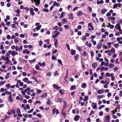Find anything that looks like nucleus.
<instances>
[{
    "instance_id": "nucleus-1",
    "label": "nucleus",
    "mask_w": 122,
    "mask_h": 122,
    "mask_svg": "<svg viewBox=\"0 0 122 122\" xmlns=\"http://www.w3.org/2000/svg\"><path fill=\"white\" fill-rule=\"evenodd\" d=\"M88 30L89 31H91V30L93 31L94 30V28L92 23H89L88 25Z\"/></svg>"
},
{
    "instance_id": "nucleus-2",
    "label": "nucleus",
    "mask_w": 122,
    "mask_h": 122,
    "mask_svg": "<svg viewBox=\"0 0 122 122\" xmlns=\"http://www.w3.org/2000/svg\"><path fill=\"white\" fill-rule=\"evenodd\" d=\"M110 117L109 116H106L104 118V122H110Z\"/></svg>"
},
{
    "instance_id": "nucleus-3",
    "label": "nucleus",
    "mask_w": 122,
    "mask_h": 122,
    "mask_svg": "<svg viewBox=\"0 0 122 122\" xmlns=\"http://www.w3.org/2000/svg\"><path fill=\"white\" fill-rule=\"evenodd\" d=\"M10 51L11 54L12 56H14L16 55H18V54L17 52L15 51L10 50Z\"/></svg>"
},
{
    "instance_id": "nucleus-4",
    "label": "nucleus",
    "mask_w": 122,
    "mask_h": 122,
    "mask_svg": "<svg viewBox=\"0 0 122 122\" xmlns=\"http://www.w3.org/2000/svg\"><path fill=\"white\" fill-rule=\"evenodd\" d=\"M34 11V9L32 8H31L30 9V14L32 16H34L35 15V13Z\"/></svg>"
},
{
    "instance_id": "nucleus-5",
    "label": "nucleus",
    "mask_w": 122,
    "mask_h": 122,
    "mask_svg": "<svg viewBox=\"0 0 122 122\" xmlns=\"http://www.w3.org/2000/svg\"><path fill=\"white\" fill-rule=\"evenodd\" d=\"M92 106L93 109H96L97 108L96 103L92 102Z\"/></svg>"
},
{
    "instance_id": "nucleus-6",
    "label": "nucleus",
    "mask_w": 122,
    "mask_h": 122,
    "mask_svg": "<svg viewBox=\"0 0 122 122\" xmlns=\"http://www.w3.org/2000/svg\"><path fill=\"white\" fill-rule=\"evenodd\" d=\"M35 3L36 5L37 6H39L40 3V0H33Z\"/></svg>"
},
{
    "instance_id": "nucleus-7",
    "label": "nucleus",
    "mask_w": 122,
    "mask_h": 122,
    "mask_svg": "<svg viewBox=\"0 0 122 122\" xmlns=\"http://www.w3.org/2000/svg\"><path fill=\"white\" fill-rule=\"evenodd\" d=\"M121 27L120 26V25L119 23L117 24L115 27V29L114 30L115 31L117 30H119L120 29Z\"/></svg>"
},
{
    "instance_id": "nucleus-8",
    "label": "nucleus",
    "mask_w": 122,
    "mask_h": 122,
    "mask_svg": "<svg viewBox=\"0 0 122 122\" xmlns=\"http://www.w3.org/2000/svg\"><path fill=\"white\" fill-rule=\"evenodd\" d=\"M8 101L10 102H13V99L12 95L8 97Z\"/></svg>"
},
{
    "instance_id": "nucleus-9",
    "label": "nucleus",
    "mask_w": 122,
    "mask_h": 122,
    "mask_svg": "<svg viewBox=\"0 0 122 122\" xmlns=\"http://www.w3.org/2000/svg\"><path fill=\"white\" fill-rule=\"evenodd\" d=\"M16 82L17 83H19V85L20 86H22L24 85L23 83L21 82V81L20 80H17L16 81Z\"/></svg>"
},
{
    "instance_id": "nucleus-10",
    "label": "nucleus",
    "mask_w": 122,
    "mask_h": 122,
    "mask_svg": "<svg viewBox=\"0 0 122 122\" xmlns=\"http://www.w3.org/2000/svg\"><path fill=\"white\" fill-rule=\"evenodd\" d=\"M60 34V33L58 31H57V33L55 35L52 36V37L54 38H55L56 37Z\"/></svg>"
},
{
    "instance_id": "nucleus-11",
    "label": "nucleus",
    "mask_w": 122,
    "mask_h": 122,
    "mask_svg": "<svg viewBox=\"0 0 122 122\" xmlns=\"http://www.w3.org/2000/svg\"><path fill=\"white\" fill-rule=\"evenodd\" d=\"M63 24H67L68 23L67 20L65 18H63L61 20Z\"/></svg>"
},
{
    "instance_id": "nucleus-12",
    "label": "nucleus",
    "mask_w": 122,
    "mask_h": 122,
    "mask_svg": "<svg viewBox=\"0 0 122 122\" xmlns=\"http://www.w3.org/2000/svg\"><path fill=\"white\" fill-rule=\"evenodd\" d=\"M23 53H26V54L28 55V54L30 53V52L28 49H25L23 51Z\"/></svg>"
},
{
    "instance_id": "nucleus-13",
    "label": "nucleus",
    "mask_w": 122,
    "mask_h": 122,
    "mask_svg": "<svg viewBox=\"0 0 122 122\" xmlns=\"http://www.w3.org/2000/svg\"><path fill=\"white\" fill-rule=\"evenodd\" d=\"M59 3H57L56 1H54L53 3V5L54 7L56 6L57 7L59 6L60 5Z\"/></svg>"
},
{
    "instance_id": "nucleus-14",
    "label": "nucleus",
    "mask_w": 122,
    "mask_h": 122,
    "mask_svg": "<svg viewBox=\"0 0 122 122\" xmlns=\"http://www.w3.org/2000/svg\"><path fill=\"white\" fill-rule=\"evenodd\" d=\"M104 91L103 89H101L97 91V93L98 94H100L101 93L102 94L104 93Z\"/></svg>"
},
{
    "instance_id": "nucleus-15",
    "label": "nucleus",
    "mask_w": 122,
    "mask_h": 122,
    "mask_svg": "<svg viewBox=\"0 0 122 122\" xmlns=\"http://www.w3.org/2000/svg\"><path fill=\"white\" fill-rule=\"evenodd\" d=\"M82 15V11L81 10L79 11L77 13V15L78 16H81Z\"/></svg>"
},
{
    "instance_id": "nucleus-16",
    "label": "nucleus",
    "mask_w": 122,
    "mask_h": 122,
    "mask_svg": "<svg viewBox=\"0 0 122 122\" xmlns=\"http://www.w3.org/2000/svg\"><path fill=\"white\" fill-rule=\"evenodd\" d=\"M58 43V40L57 39H55L54 40V44L56 47H57Z\"/></svg>"
},
{
    "instance_id": "nucleus-17",
    "label": "nucleus",
    "mask_w": 122,
    "mask_h": 122,
    "mask_svg": "<svg viewBox=\"0 0 122 122\" xmlns=\"http://www.w3.org/2000/svg\"><path fill=\"white\" fill-rule=\"evenodd\" d=\"M9 58L8 57H6L5 59V60L7 61L6 63L7 64H10L11 62V61L9 60Z\"/></svg>"
},
{
    "instance_id": "nucleus-18",
    "label": "nucleus",
    "mask_w": 122,
    "mask_h": 122,
    "mask_svg": "<svg viewBox=\"0 0 122 122\" xmlns=\"http://www.w3.org/2000/svg\"><path fill=\"white\" fill-rule=\"evenodd\" d=\"M107 10L104 8L102 9L101 10V13L102 14H104L107 11Z\"/></svg>"
},
{
    "instance_id": "nucleus-19",
    "label": "nucleus",
    "mask_w": 122,
    "mask_h": 122,
    "mask_svg": "<svg viewBox=\"0 0 122 122\" xmlns=\"http://www.w3.org/2000/svg\"><path fill=\"white\" fill-rule=\"evenodd\" d=\"M79 115H76L75 116L74 120L75 121H77L79 119Z\"/></svg>"
},
{
    "instance_id": "nucleus-20",
    "label": "nucleus",
    "mask_w": 122,
    "mask_h": 122,
    "mask_svg": "<svg viewBox=\"0 0 122 122\" xmlns=\"http://www.w3.org/2000/svg\"><path fill=\"white\" fill-rule=\"evenodd\" d=\"M47 96V93H45L42 95L41 96V97L42 98H45Z\"/></svg>"
},
{
    "instance_id": "nucleus-21",
    "label": "nucleus",
    "mask_w": 122,
    "mask_h": 122,
    "mask_svg": "<svg viewBox=\"0 0 122 122\" xmlns=\"http://www.w3.org/2000/svg\"><path fill=\"white\" fill-rule=\"evenodd\" d=\"M10 116H8L6 115H5V116L4 118L2 119V120H3V121H4L10 118Z\"/></svg>"
},
{
    "instance_id": "nucleus-22",
    "label": "nucleus",
    "mask_w": 122,
    "mask_h": 122,
    "mask_svg": "<svg viewBox=\"0 0 122 122\" xmlns=\"http://www.w3.org/2000/svg\"><path fill=\"white\" fill-rule=\"evenodd\" d=\"M38 64L40 65L41 66H43V67H44L45 65V63L44 62H43L42 64L41 62H39L38 63Z\"/></svg>"
},
{
    "instance_id": "nucleus-23",
    "label": "nucleus",
    "mask_w": 122,
    "mask_h": 122,
    "mask_svg": "<svg viewBox=\"0 0 122 122\" xmlns=\"http://www.w3.org/2000/svg\"><path fill=\"white\" fill-rule=\"evenodd\" d=\"M65 12H62L60 16L59 17L60 18H63L65 15Z\"/></svg>"
},
{
    "instance_id": "nucleus-24",
    "label": "nucleus",
    "mask_w": 122,
    "mask_h": 122,
    "mask_svg": "<svg viewBox=\"0 0 122 122\" xmlns=\"http://www.w3.org/2000/svg\"><path fill=\"white\" fill-rule=\"evenodd\" d=\"M107 25H107V26L108 27H109L111 29H113L114 27V25H110L109 23H108Z\"/></svg>"
},
{
    "instance_id": "nucleus-25",
    "label": "nucleus",
    "mask_w": 122,
    "mask_h": 122,
    "mask_svg": "<svg viewBox=\"0 0 122 122\" xmlns=\"http://www.w3.org/2000/svg\"><path fill=\"white\" fill-rule=\"evenodd\" d=\"M69 18L70 19H72L74 18V16L72 13L70 14L69 15Z\"/></svg>"
},
{
    "instance_id": "nucleus-26",
    "label": "nucleus",
    "mask_w": 122,
    "mask_h": 122,
    "mask_svg": "<svg viewBox=\"0 0 122 122\" xmlns=\"http://www.w3.org/2000/svg\"><path fill=\"white\" fill-rule=\"evenodd\" d=\"M103 3V1L102 0H101L99 1V0H97V5L99 4H102Z\"/></svg>"
},
{
    "instance_id": "nucleus-27",
    "label": "nucleus",
    "mask_w": 122,
    "mask_h": 122,
    "mask_svg": "<svg viewBox=\"0 0 122 122\" xmlns=\"http://www.w3.org/2000/svg\"><path fill=\"white\" fill-rule=\"evenodd\" d=\"M76 89V86L74 85H72L71 86L70 88V90H75Z\"/></svg>"
},
{
    "instance_id": "nucleus-28",
    "label": "nucleus",
    "mask_w": 122,
    "mask_h": 122,
    "mask_svg": "<svg viewBox=\"0 0 122 122\" xmlns=\"http://www.w3.org/2000/svg\"><path fill=\"white\" fill-rule=\"evenodd\" d=\"M76 51L74 50L71 49V55H73L76 53Z\"/></svg>"
},
{
    "instance_id": "nucleus-29",
    "label": "nucleus",
    "mask_w": 122,
    "mask_h": 122,
    "mask_svg": "<svg viewBox=\"0 0 122 122\" xmlns=\"http://www.w3.org/2000/svg\"><path fill=\"white\" fill-rule=\"evenodd\" d=\"M10 54H11V53L10 50L8 51L7 53L6 54V57H9Z\"/></svg>"
},
{
    "instance_id": "nucleus-30",
    "label": "nucleus",
    "mask_w": 122,
    "mask_h": 122,
    "mask_svg": "<svg viewBox=\"0 0 122 122\" xmlns=\"http://www.w3.org/2000/svg\"><path fill=\"white\" fill-rule=\"evenodd\" d=\"M104 97V95H98L97 97V99L99 100L102 98Z\"/></svg>"
},
{
    "instance_id": "nucleus-31",
    "label": "nucleus",
    "mask_w": 122,
    "mask_h": 122,
    "mask_svg": "<svg viewBox=\"0 0 122 122\" xmlns=\"http://www.w3.org/2000/svg\"><path fill=\"white\" fill-rule=\"evenodd\" d=\"M53 86L54 88H55L56 89H58V90L59 89V88H60L56 84H53Z\"/></svg>"
},
{
    "instance_id": "nucleus-32",
    "label": "nucleus",
    "mask_w": 122,
    "mask_h": 122,
    "mask_svg": "<svg viewBox=\"0 0 122 122\" xmlns=\"http://www.w3.org/2000/svg\"><path fill=\"white\" fill-rule=\"evenodd\" d=\"M64 92V90L63 89H61L60 90L59 93L61 95H62L63 94Z\"/></svg>"
},
{
    "instance_id": "nucleus-33",
    "label": "nucleus",
    "mask_w": 122,
    "mask_h": 122,
    "mask_svg": "<svg viewBox=\"0 0 122 122\" xmlns=\"http://www.w3.org/2000/svg\"><path fill=\"white\" fill-rule=\"evenodd\" d=\"M86 86V84L85 83H83L81 85V87L83 88H85Z\"/></svg>"
},
{
    "instance_id": "nucleus-34",
    "label": "nucleus",
    "mask_w": 122,
    "mask_h": 122,
    "mask_svg": "<svg viewBox=\"0 0 122 122\" xmlns=\"http://www.w3.org/2000/svg\"><path fill=\"white\" fill-rule=\"evenodd\" d=\"M41 25H39V26L36 27V30H39L41 29Z\"/></svg>"
},
{
    "instance_id": "nucleus-35",
    "label": "nucleus",
    "mask_w": 122,
    "mask_h": 122,
    "mask_svg": "<svg viewBox=\"0 0 122 122\" xmlns=\"http://www.w3.org/2000/svg\"><path fill=\"white\" fill-rule=\"evenodd\" d=\"M11 27L12 28L16 29L17 27L15 24H13L11 25Z\"/></svg>"
},
{
    "instance_id": "nucleus-36",
    "label": "nucleus",
    "mask_w": 122,
    "mask_h": 122,
    "mask_svg": "<svg viewBox=\"0 0 122 122\" xmlns=\"http://www.w3.org/2000/svg\"><path fill=\"white\" fill-rule=\"evenodd\" d=\"M88 99V96H85V98L83 99V101L84 102H85Z\"/></svg>"
},
{
    "instance_id": "nucleus-37",
    "label": "nucleus",
    "mask_w": 122,
    "mask_h": 122,
    "mask_svg": "<svg viewBox=\"0 0 122 122\" xmlns=\"http://www.w3.org/2000/svg\"><path fill=\"white\" fill-rule=\"evenodd\" d=\"M102 46V43H99L97 46V47L98 49H100Z\"/></svg>"
},
{
    "instance_id": "nucleus-38",
    "label": "nucleus",
    "mask_w": 122,
    "mask_h": 122,
    "mask_svg": "<svg viewBox=\"0 0 122 122\" xmlns=\"http://www.w3.org/2000/svg\"><path fill=\"white\" fill-rule=\"evenodd\" d=\"M36 116L39 117L40 118H42V116L40 113L37 114H36Z\"/></svg>"
},
{
    "instance_id": "nucleus-39",
    "label": "nucleus",
    "mask_w": 122,
    "mask_h": 122,
    "mask_svg": "<svg viewBox=\"0 0 122 122\" xmlns=\"http://www.w3.org/2000/svg\"><path fill=\"white\" fill-rule=\"evenodd\" d=\"M119 4H120V3L115 4H114L113 6V7L114 8H116L118 6Z\"/></svg>"
},
{
    "instance_id": "nucleus-40",
    "label": "nucleus",
    "mask_w": 122,
    "mask_h": 122,
    "mask_svg": "<svg viewBox=\"0 0 122 122\" xmlns=\"http://www.w3.org/2000/svg\"><path fill=\"white\" fill-rule=\"evenodd\" d=\"M86 45L88 46V47L89 48L91 46L92 44L91 43H89L88 44V42H87L86 43Z\"/></svg>"
},
{
    "instance_id": "nucleus-41",
    "label": "nucleus",
    "mask_w": 122,
    "mask_h": 122,
    "mask_svg": "<svg viewBox=\"0 0 122 122\" xmlns=\"http://www.w3.org/2000/svg\"><path fill=\"white\" fill-rule=\"evenodd\" d=\"M36 61V59H33L31 60H29V61L30 62V63L31 64L32 63H33L35 62Z\"/></svg>"
},
{
    "instance_id": "nucleus-42",
    "label": "nucleus",
    "mask_w": 122,
    "mask_h": 122,
    "mask_svg": "<svg viewBox=\"0 0 122 122\" xmlns=\"http://www.w3.org/2000/svg\"><path fill=\"white\" fill-rule=\"evenodd\" d=\"M28 79L26 77L24 78L22 80V81L24 82H27L28 80Z\"/></svg>"
},
{
    "instance_id": "nucleus-43",
    "label": "nucleus",
    "mask_w": 122,
    "mask_h": 122,
    "mask_svg": "<svg viewBox=\"0 0 122 122\" xmlns=\"http://www.w3.org/2000/svg\"><path fill=\"white\" fill-rule=\"evenodd\" d=\"M79 56V55L78 54H76L74 56V58L75 60L76 61L77 60V58Z\"/></svg>"
},
{
    "instance_id": "nucleus-44",
    "label": "nucleus",
    "mask_w": 122,
    "mask_h": 122,
    "mask_svg": "<svg viewBox=\"0 0 122 122\" xmlns=\"http://www.w3.org/2000/svg\"><path fill=\"white\" fill-rule=\"evenodd\" d=\"M35 68L36 69L38 70H39V67L38 64H36V65Z\"/></svg>"
},
{
    "instance_id": "nucleus-45",
    "label": "nucleus",
    "mask_w": 122,
    "mask_h": 122,
    "mask_svg": "<svg viewBox=\"0 0 122 122\" xmlns=\"http://www.w3.org/2000/svg\"><path fill=\"white\" fill-rule=\"evenodd\" d=\"M30 90V88L29 87H28L24 90V92L25 93L27 91L28 92Z\"/></svg>"
},
{
    "instance_id": "nucleus-46",
    "label": "nucleus",
    "mask_w": 122,
    "mask_h": 122,
    "mask_svg": "<svg viewBox=\"0 0 122 122\" xmlns=\"http://www.w3.org/2000/svg\"><path fill=\"white\" fill-rule=\"evenodd\" d=\"M16 113L17 114V115L21 113L20 111V109L19 108H17L16 109Z\"/></svg>"
},
{
    "instance_id": "nucleus-47",
    "label": "nucleus",
    "mask_w": 122,
    "mask_h": 122,
    "mask_svg": "<svg viewBox=\"0 0 122 122\" xmlns=\"http://www.w3.org/2000/svg\"><path fill=\"white\" fill-rule=\"evenodd\" d=\"M111 42H109L107 43V45H108V47L109 48H110L111 47Z\"/></svg>"
},
{
    "instance_id": "nucleus-48",
    "label": "nucleus",
    "mask_w": 122,
    "mask_h": 122,
    "mask_svg": "<svg viewBox=\"0 0 122 122\" xmlns=\"http://www.w3.org/2000/svg\"><path fill=\"white\" fill-rule=\"evenodd\" d=\"M19 47L18 46H15V50L16 51H19Z\"/></svg>"
},
{
    "instance_id": "nucleus-49",
    "label": "nucleus",
    "mask_w": 122,
    "mask_h": 122,
    "mask_svg": "<svg viewBox=\"0 0 122 122\" xmlns=\"http://www.w3.org/2000/svg\"><path fill=\"white\" fill-rule=\"evenodd\" d=\"M10 111L11 113H12L13 114H15V110L13 109H11L10 110Z\"/></svg>"
},
{
    "instance_id": "nucleus-50",
    "label": "nucleus",
    "mask_w": 122,
    "mask_h": 122,
    "mask_svg": "<svg viewBox=\"0 0 122 122\" xmlns=\"http://www.w3.org/2000/svg\"><path fill=\"white\" fill-rule=\"evenodd\" d=\"M12 61L13 62L14 64V65H15L17 64V62L15 61V59H12Z\"/></svg>"
},
{
    "instance_id": "nucleus-51",
    "label": "nucleus",
    "mask_w": 122,
    "mask_h": 122,
    "mask_svg": "<svg viewBox=\"0 0 122 122\" xmlns=\"http://www.w3.org/2000/svg\"><path fill=\"white\" fill-rule=\"evenodd\" d=\"M62 99L60 98H58V100H57V102H61L62 101Z\"/></svg>"
},
{
    "instance_id": "nucleus-52",
    "label": "nucleus",
    "mask_w": 122,
    "mask_h": 122,
    "mask_svg": "<svg viewBox=\"0 0 122 122\" xmlns=\"http://www.w3.org/2000/svg\"><path fill=\"white\" fill-rule=\"evenodd\" d=\"M64 26L66 29H68L69 28V25H65Z\"/></svg>"
},
{
    "instance_id": "nucleus-53",
    "label": "nucleus",
    "mask_w": 122,
    "mask_h": 122,
    "mask_svg": "<svg viewBox=\"0 0 122 122\" xmlns=\"http://www.w3.org/2000/svg\"><path fill=\"white\" fill-rule=\"evenodd\" d=\"M113 46L115 48H117L119 46V44L118 43L115 44L113 45Z\"/></svg>"
},
{
    "instance_id": "nucleus-54",
    "label": "nucleus",
    "mask_w": 122,
    "mask_h": 122,
    "mask_svg": "<svg viewBox=\"0 0 122 122\" xmlns=\"http://www.w3.org/2000/svg\"><path fill=\"white\" fill-rule=\"evenodd\" d=\"M110 51L111 52L114 53L115 52V50L114 49L112 48L110 50Z\"/></svg>"
},
{
    "instance_id": "nucleus-55",
    "label": "nucleus",
    "mask_w": 122,
    "mask_h": 122,
    "mask_svg": "<svg viewBox=\"0 0 122 122\" xmlns=\"http://www.w3.org/2000/svg\"><path fill=\"white\" fill-rule=\"evenodd\" d=\"M37 103H39L40 104H41V102L39 101H36V102L35 103V105H36Z\"/></svg>"
},
{
    "instance_id": "nucleus-56",
    "label": "nucleus",
    "mask_w": 122,
    "mask_h": 122,
    "mask_svg": "<svg viewBox=\"0 0 122 122\" xmlns=\"http://www.w3.org/2000/svg\"><path fill=\"white\" fill-rule=\"evenodd\" d=\"M97 65V63H95L93 65H92V66L94 68H96Z\"/></svg>"
},
{
    "instance_id": "nucleus-57",
    "label": "nucleus",
    "mask_w": 122,
    "mask_h": 122,
    "mask_svg": "<svg viewBox=\"0 0 122 122\" xmlns=\"http://www.w3.org/2000/svg\"><path fill=\"white\" fill-rule=\"evenodd\" d=\"M42 91L40 90L37 89L36 91V93L37 94H39L42 92Z\"/></svg>"
},
{
    "instance_id": "nucleus-58",
    "label": "nucleus",
    "mask_w": 122,
    "mask_h": 122,
    "mask_svg": "<svg viewBox=\"0 0 122 122\" xmlns=\"http://www.w3.org/2000/svg\"><path fill=\"white\" fill-rule=\"evenodd\" d=\"M86 37L85 36H83L82 37V39L83 41H86Z\"/></svg>"
},
{
    "instance_id": "nucleus-59",
    "label": "nucleus",
    "mask_w": 122,
    "mask_h": 122,
    "mask_svg": "<svg viewBox=\"0 0 122 122\" xmlns=\"http://www.w3.org/2000/svg\"><path fill=\"white\" fill-rule=\"evenodd\" d=\"M58 62L61 65L62 64L61 61L60 59H58L57 60Z\"/></svg>"
},
{
    "instance_id": "nucleus-60",
    "label": "nucleus",
    "mask_w": 122,
    "mask_h": 122,
    "mask_svg": "<svg viewBox=\"0 0 122 122\" xmlns=\"http://www.w3.org/2000/svg\"><path fill=\"white\" fill-rule=\"evenodd\" d=\"M87 10L91 12L92 11V8L90 6H88L87 8Z\"/></svg>"
},
{
    "instance_id": "nucleus-61",
    "label": "nucleus",
    "mask_w": 122,
    "mask_h": 122,
    "mask_svg": "<svg viewBox=\"0 0 122 122\" xmlns=\"http://www.w3.org/2000/svg\"><path fill=\"white\" fill-rule=\"evenodd\" d=\"M117 22L118 23H119V24L120 23H122V20H121L119 19H118L117 21Z\"/></svg>"
},
{
    "instance_id": "nucleus-62",
    "label": "nucleus",
    "mask_w": 122,
    "mask_h": 122,
    "mask_svg": "<svg viewBox=\"0 0 122 122\" xmlns=\"http://www.w3.org/2000/svg\"><path fill=\"white\" fill-rule=\"evenodd\" d=\"M50 41V40L49 39H46L45 40V42H47V44H49V41Z\"/></svg>"
},
{
    "instance_id": "nucleus-63",
    "label": "nucleus",
    "mask_w": 122,
    "mask_h": 122,
    "mask_svg": "<svg viewBox=\"0 0 122 122\" xmlns=\"http://www.w3.org/2000/svg\"><path fill=\"white\" fill-rule=\"evenodd\" d=\"M23 46L22 45H21L20 46V47L19 48V51H22L23 49Z\"/></svg>"
},
{
    "instance_id": "nucleus-64",
    "label": "nucleus",
    "mask_w": 122,
    "mask_h": 122,
    "mask_svg": "<svg viewBox=\"0 0 122 122\" xmlns=\"http://www.w3.org/2000/svg\"><path fill=\"white\" fill-rule=\"evenodd\" d=\"M66 46L67 49L68 50L70 51V48L69 44H67L66 45Z\"/></svg>"
}]
</instances>
